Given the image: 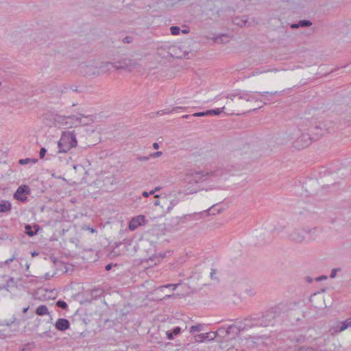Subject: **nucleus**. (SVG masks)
I'll return each mask as SVG.
<instances>
[{
	"mask_svg": "<svg viewBox=\"0 0 351 351\" xmlns=\"http://www.w3.org/2000/svg\"><path fill=\"white\" fill-rule=\"evenodd\" d=\"M170 31L172 35H178L180 32V28L178 26H171Z\"/></svg>",
	"mask_w": 351,
	"mask_h": 351,
	"instance_id": "412c9836",
	"label": "nucleus"
},
{
	"mask_svg": "<svg viewBox=\"0 0 351 351\" xmlns=\"http://www.w3.org/2000/svg\"><path fill=\"white\" fill-rule=\"evenodd\" d=\"M37 255H38V253H37V252H32V256H37Z\"/></svg>",
	"mask_w": 351,
	"mask_h": 351,
	"instance_id": "c03bdc74",
	"label": "nucleus"
},
{
	"mask_svg": "<svg viewBox=\"0 0 351 351\" xmlns=\"http://www.w3.org/2000/svg\"><path fill=\"white\" fill-rule=\"evenodd\" d=\"M154 192H155V191H150V192L149 193V195H152V194H154Z\"/></svg>",
	"mask_w": 351,
	"mask_h": 351,
	"instance_id": "de8ad7c7",
	"label": "nucleus"
},
{
	"mask_svg": "<svg viewBox=\"0 0 351 351\" xmlns=\"http://www.w3.org/2000/svg\"><path fill=\"white\" fill-rule=\"evenodd\" d=\"M29 161V159H21L19 160V163L21 165H25V164H27Z\"/></svg>",
	"mask_w": 351,
	"mask_h": 351,
	"instance_id": "c85d7f7f",
	"label": "nucleus"
},
{
	"mask_svg": "<svg viewBox=\"0 0 351 351\" xmlns=\"http://www.w3.org/2000/svg\"><path fill=\"white\" fill-rule=\"evenodd\" d=\"M80 71L84 76H99L101 72L98 67L93 64L82 63L80 64Z\"/></svg>",
	"mask_w": 351,
	"mask_h": 351,
	"instance_id": "39448f33",
	"label": "nucleus"
},
{
	"mask_svg": "<svg viewBox=\"0 0 351 351\" xmlns=\"http://www.w3.org/2000/svg\"><path fill=\"white\" fill-rule=\"evenodd\" d=\"M71 89L73 91H74V92L77 91V88H76V87H74V86H71Z\"/></svg>",
	"mask_w": 351,
	"mask_h": 351,
	"instance_id": "79ce46f5",
	"label": "nucleus"
},
{
	"mask_svg": "<svg viewBox=\"0 0 351 351\" xmlns=\"http://www.w3.org/2000/svg\"><path fill=\"white\" fill-rule=\"evenodd\" d=\"M326 276H322L320 278H317V280L319 281V280H321L322 279H326Z\"/></svg>",
	"mask_w": 351,
	"mask_h": 351,
	"instance_id": "a19ab883",
	"label": "nucleus"
},
{
	"mask_svg": "<svg viewBox=\"0 0 351 351\" xmlns=\"http://www.w3.org/2000/svg\"><path fill=\"white\" fill-rule=\"evenodd\" d=\"M143 195L144 197H149V193H148V192H145H145H143Z\"/></svg>",
	"mask_w": 351,
	"mask_h": 351,
	"instance_id": "ea45409f",
	"label": "nucleus"
},
{
	"mask_svg": "<svg viewBox=\"0 0 351 351\" xmlns=\"http://www.w3.org/2000/svg\"><path fill=\"white\" fill-rule=\"evenodd\" d=\"M153 147H154V149H158V148H159V145H158V144L157 143H154L153 144Z\"/></svg>",
	"mask_w": 351,
	"mask_h": 351,
	"instance_id": "f704fd0d",
	"label": "nucleus"
},
{
	"mask_svg": "<svg viewBox=\"0 0 351 351\" xmlns=\"http://www.w3.org/2000/svg\"><path fill=\"white\" fill-rule=\"evenodd\" d=\"M25 228L26 234L30 237L36 235L40 230L39 226L36 224L33 227H32L30 225H26Z\"/></svg>",
	"mask_w": 351,
	"mask_h": 351,
	"instance_id": "ddd939ff",
	"label": "nucleus"
},
{
	"mask_svg": "<svg viewBox=\"0 0 351 351\" xmlns=\"http://www.w3.org/2000/svg\"><path fill=\"white\" fill-rule=\"evenodd\" d=\"M30 193V189L27 185H21L20 186L15 193L14 194V197L19 200L21 202H25L27 199V195Z\"/></svg>",
	"mask_w": 351,
	"mask_h": 351,
	"instance_id": "0eeeda50",
	"label": "nucleus"
},
{
	"mask_svg": "<svg viewBox=\"0 0 351 351\" xmlns=\"http://www.w3.org/2000/svg\"><path fill=\"white\" fill-rule=\"evenodd\" d=\"M46 149L45 148H42L40 151V158H43L46 154Z\"/></svg>",
	"mask_w": 351,
	"mask_h": 351,
	"instance_id": "cd10ccee",
	"label": "nucleus"
},
{
	"mask_svg": "<svg viewBox=\"0 0 351 351\" xmlns=\"http://www.w3.org/2000/svg\"><path fill=\"white\" fill-rule=\"evenodd\" d=\"M195 340L196 342H198V343H202V342L205 341V339H204V338L203 337L202 333L199 334V335H195Z\"/></svg>",
	"mask_w": 351,
	"mask_h": 351,
	"instance_id": "5701e85b",
	"label": "nucleus"
},
{
	"mask_svg": "<svg viewBox=\"0 0 351 351\" xmlns=\"http://www.w3.org/2000/svg\"><path fill=\"white\" fill-rule=\"evenodd\" d=\"M70 326V323L66 319H58L56 323V328L57 330L64 331L68 329Z\"/></svg>",
	"mask_w": 351,
	"mask_h": 351,
	"instance_id": "1a4fd4ad",
	"label": "nucleus"
},
{
	"mask_svg": "<svg viewBox=\"0 0 351 351\" xmlns=\"http://www.w3.org/2000/svg\"><path fill=\"white\" fill-rule=\"evenodd\" d=\"M205 175L200 171L189 170L185 173L183 182L187 193H193L197 191L193 186L204 180Z\"/></svg>",
	"mask_w": 351,
	"mask_h": 351,
	"instance_id": "f03ea898",
	"label": "nucleus"
},
{
	"mask_svg": "<svg viewBox=\"0 0 351 351\" xmlns=\"http://www.w3.org/2000/svg\"><path fill=\"white\" fill-rule=\"evenodd\" d=\"M291 27L293 28V29H297V28H299L300 27V25H299V23H292L291 25Z\"/></svg>",
	"mask_w": 351,
	"mask_h": 351,
	"instance_id": "7c9ffc66",
	"label": "nucleus"
},
{
	"mask_svg": "<svg viewBox=\"0 0 351 351\" xmlns=\"http://www.w3.org/2000/svg\"><path fill=\"white\" fill-rule=\"evenodd\" d=\"M209 10L211 11V15L209 16L210 19L215 20L219 16V9L213 5H208Z\"/></svg>",
	"mask_w": 351,
	"mask_h": 351,
	"instance_id": "2eb2a0df",
	"label": "nucleus"
},
{
	"mask_svg": "<svg viewBox=\"0 0 351 351\" xmlns=\"http://www.w3.org/2000/svg\"><path fill=\"white\" fill-rule=\"evenodd\" d=\"M77 145V141L73 132H64L58 142L59 152L66 153Z\"/></svg>",
	"mask_w": 351,
	"mask_h": 351,
	"instance_id": "7ed1b4c3",
	"label": "nucleus"
},
{
	"mask_svg": "<svg viewBox=\"0 0 351 351\" xmlns=\"http://www.w3.org/2000/svg\"><path fill=\"white\" fill-rule=\"evenodd\" d=\"M310 142V138L307 135H302L300 138L296 141L295 147L298 148H303L306 147Z\"/></svg>",
	"mask_w": 351,
	"mask_h": 351,
	"instance_id": "9b49d317",
	"label": "nucleus"
},
{
	"mask_svg": "<svg viewBox=\"0 0 351 351\" xmlns=\"http://www.w3.org/2000/svg\"><path fill=\"white\" fill-rule=\"evenodd\" d=\"M11 209V204L8 201H2L0 203V213H5Z\"/></svg>",
	"mask_w": 351,
	"mask_h": 351,
	"instance_id": "dca6fc26",
	"label": "nucleus"
},
{
	"mask_svg": "<svg viewBox=\"0 0 351 351\" xmlns=\"http://www.w3.org/2000/svg\"><path fill=\"white\" fill-rule=\"evenodd\" d=\"M182 32H183L184 34H186V33H188V30L183 29V30H182Z\"/></svg>",
	"mask_w": 351,
	"mask_h": 351,
	"instance_id": "49530a36",
	"label": "nucleus"
},
{
	"mask_svg": "<svg viewBox=\"0 0 351 351\" xmlns=\"http://www.w3.org/2000/svg\"><path fill=\"white\" fill-rule=\"evenodd\" d=\"M351 326V319H347L344 322L339 323V331L341 332L346 330L348 326Z\"/></svg>",
	"mask_w": 351,
	"mask_h": 351,
	"instance_id": "a211bd4d",
	"label": "nucleus"
},
{
	"mask_svg": "<svg viewBox=\"0 0 351 351\" xmlns=\"http://www.w3.org/2000/svg\"><path fill=\"white\" fill-rule=\"evenodd\" d=\"M114 63L110 62H102L101 65L98 67V69H99L101 72V75L106 73L107 72H109L111 71L112 68H114Z\"/></svg>",
	"mask_w": 351,
	"mask_h": 351,
	"instance_id": "f8f14e48",
	"label": "nucleus"
},
{
	"mask_svg": "<svg viewBox=\"0 0 351 351\" xmlns=\"http://www.w3.org/2000/svg\"><path fill=\"white\" fill-rule=\"evenodd\" d=\"M114 63V68L117 70L126 69L131 70L136 68L138 64L136 60L129 58H125Z\"/></svg>",
	"mask_w": 351,
	"mask_h": 351,
	"instance_id": "423d86ee",
	"label": "nucleus"
},
{
	"mask_svg": "<svg viewBox=\"0 0 351 351\" xmlns=\"http://www.w3.org/2000/svg\"><path fill=\"white\" fill-rule=\"evenodd\" d=\"M233 96L234 97H238L239 99H245L247 101L250 100V97H249L247 98L245 97V94H244V93H239L237 95H234Z\"/></svg>",
	"mask_w": 351,
	"mask_h": 351,
	"instance_id": "a878e982",
	"label": "nucleus"
},
{
	"mask_svg": "<svg viewBox=\"0 0 351 351\" xmlns=\"http://www.w3.org/2000/svg\"><path fill=\"white\" fill-rule=\"evenodd\" d=\"M27 309H28V308H25V309L23 310V312H24V313H26V312H27Z\"/></svg>",
	"mask_w": 351,
	"mask_h": 351,
	"instance_id": "09e8293b",
	"label": "nucleus"
},
{
	"mask_svg": "<svg viewBox=\"0 0 351 351\" xmlns=\"http://www.w3.org/2000/svg\"><path fill=\"white\" fill-rule=\"evenodd\" d=\"M214 110H225V107H221V108H215Z\"/></svg>",
	"mask_w": 351,
	"mask_h": 351,
	"instance_id": "37998d69",
	"label": "nucleus"
},
{
	"mask_svg": "<svg viewBox=\"0 0 351 351\" xmlns=\"http://www.w3.org/2000/svg\"><path fill=\"white\" fill-rule=\"evenodd\" d=\"M173 287V289H176V287H177V285H165V286H163V287H161L160 289H163L165 287Z\"/></svg>",
	"mask_w": 351,
	"mask_h": 351,
	"instance_id": "c756f323",
	"label": "nucleus"
},
{
	"mask_svg": "<svg viewBox=\"0 0 351 351\" xmlns=\"http://www.w3.org/2000/svg\"><path fill=\"white\" fill-rule=\"evenodd\" d=\"M93 121L92 118L88 116H82L80 113L69 117H59L56 121L59 127L71 128L82 125H88Z\"/></svg>",
	"mask_w": 351,
	"mask_h": 351,
	"instance_id": "f257e3e1",
	"label": "nucleus"
},
{
	"mask_svg": "<svg viewBox=\"0 0 351 351\" xmlns=\"http://www.w3.org/2000/svg\"><path fill=\"white\" fill-rule=\"evenodd\" d=\"M336 272H337V269H334L332 271V273H331V277L332 278H334L336 275Z\"/></svg>",
	"mask_w": 351,
	"mask_h": 351,
	"instance_id": "72a5a7b5",
	"label": "nucleus"
},
{
	"mask_svg": "<svg viewBox=\"0 0 351 351\" xmlns=\"http://www.w3.org/2000/svg\"><path fill=\"white\" fill-rule=\"evenodd\" d=\"M146 219L144 215H138L135 217H133L129 223V228L131 230H136L138 227L144 225L145 223Z\"/></svg>",
	"mask_w": 351,
	"mask_h": 351,
	"instance_id": "6e6552de",
	"label": "nucleus"
},
{
	"mask_svg": "<svg viewBox=\"0 0 351 351\" xmlns=\"http://www.w3.org/2000/svg\"><path fill=\"white\" fill-rule=\"evenodd\" d=\"M202 329V326L200 324L192 326L190 328V332L193 333L195 331H200Z\"/></svg>",
	"mask_w": 351,
	"mask_h": 351,
	"instance_id": "4be33fe9",
	"label": "nucleus"
},
{
	"mask_svg": "<svg viewBox=\"0 0 351 351\" xmlns=\"http://www.w3.org/2000/svg\"><path fill=\"white\" fill-rule=\"evenodd\" d=\"M261 108H262L261 106H257L254 107V108H252V110H260Z\"/></svg>",
	"mask_w": 351,
	"mask_h": 351,
	"instance_id": "4c0bfd02",
	"label": "nucleus"
},
{
	"mask_svg": "<svg viewBox=\"0 0 351 351\" xmlns=\"http://www.w3.org/2000/svg\"><path fill=\"white\" fill-rule=\"evenodd\" d=\"M56 304L58 307L62 308H66L67 307V304L64 301L59 300L57 302Z\"/></svg>",
	"mask_w": 351,
	"mask_h": 351,
	"instance_id": "b1692460",
	"label": "nucleus"
},
{
	"mask_svg": "<svg viewBox=\"0 0 351 351\" xmlns=\"http://www.w3.org/2000/svg\"><path fill=\"white\" fill-rule=\"evenodd\" d=\"M174 335H177L180 332V327H175L171 332Z\"/></svg>",
	"mask_w": 351,
	"mask_h": 351,
	"instance_id": "bb28decb",
	"label": "nucleus"
},
{
	"mask_svg": "<svg viewBox=\"0 0 351 351\" xmlns=\"http://www.w3.org/2000/svg\"><path fill=\"white\" fill-rule=\"evenodd\" d=\"M223 111H202L200 112L194 113L192 114L193 117H204L208 115L218 116Z\"/></svg>",
	"mask_w": 351,
	"mask_h": 351,
	"instance_id": "4468645a",
	"label": "nucleus"
},
{
	"mask_svg": "<svg viewBox=\"0 0 351 351\" xmlns=\"http://www.w3.org/2000/svg\"><path fill=\"white\" fill-rule=\"evenodd\" d=\"M167 338L171 340V339H173L174 335L171 332H169L167 333Z\"/></svg>",
	"mask_w": 351,
	"mask_h": 351,
	"instance_id": "2f4dec72",
	"label": "nucleus"
},
{
	"mask_svg": "<svg viewBox=\"0 0 351 351\" xmlns=\"http://www.w3.org/2000/svg\"><path fill=\"white\" fill-rule=\"evenodd\" d=\"M154 204H155L156 206H158V205L160 204L159 201H158V200H157V201H156V202H154Z\"/></svg>",
	"mask_w": 351,
	"mask_h": 351,
	"instance_id": "a18cd8bd",
	"label": "nucleus"
},
{
	"mask_svg": "<svg viewBox=\"0 0 351 351\" xmlns=\"http://www.w3.org/2000/svg\"><path fill=\"white\" fill-rule=\"evenodd\" d=\"M133 40V38L130 36H127L123 38V43H131Z\"/></svg>",
	"mask_w": 351,
	"mask_h": 351,
	"instance_id": "393cba45",
	"label": "nucleus"
},
{
	"mask_svg": "<svg viewBox=\"0 0 351 351\" xmlns=\"http://www.w3.org/2000/svg\"><path fill=\"white\" fill-rule=\"evenodd\" d=\"M67 90L66 87H64V89H61L58 86H53L50 88L49 93V97H59L62 93L66 92Z\"/></svg>",
	"mask_w": 351,
	"mask_h": 351,
	"instance_id": "9d476101",
	"label": "nucleus"
},
{
	"mask_svg": "<svg viewBox=\"0 0 351 351\" xmlns=\"http://www.w3.org/2000/svg\"><path fill=\"white\" fill-rule=\"evenodd\" d=\"M189 117V115H184L183 116V118H188Z\"/></svg>",
	"mask_w": 351,
	"mask_h": 351,
	"instance_id": "8fccbe9b",
	"label": "nucleus"
},
{
	"mask_svg": "<svg viewBox=\"0 0 351 351\" xmlns=\"http://www.w3.org/2000/svg\"><path fill=\"white\" fill-rule=\"evenodd\" d=\"M300 27H310L312 25V22L308 20H301L299 22Z\"/></svg>",
	"mask_w": 351,
	"mask_h": 351,
	"instance_id": "aec40b11",
	"label": "nucleus"
},
{
	"mask_svg": "<svg viewBox=\"0 0 351 351\" xmlns=\"http://www.w3.org/2000/svg\"><path fill=\"white\" fill-rule=\"evenodd\" d=\"M112 267V265L110 264H108L106 266V270L109 271Z\"/></svg>",
	"mask_w": 351,
	"mask_h": 351,
	"instance_id": "c9c22d12",
	"label": "nucleus"
},
{
	"mask_svg": "<svg viewBox=\"0 0 351 351\" xmlns=\"http://www.w3.org/2000/svg\"><path fill=\"white\" fill-rule=\"evenodd\" d=\"M232 23L239 27H251L255 25H257L258 23L255 20L254 18H252L251 19L246 15H243L241 16H236L233 18Z\"/></svg>",
	"mask_w": 351,
	"mask_h": 351,
	"instance_id": "20e7f679",
	"label": "nucleus"
},
{
	"mask_svg": "<svg viewBox=\"0 0 351 351\" xmlns=\"http://www.w3.org/2000/svg\"><path fill=\"white\" fill-rule=\"evenodd\" d=\"M36 313L37 315H40V316L46 315L49 313L47 307L45 305H40V306H38V308H36Z\"/></svg>",
	"mask_w": 351,
	"mask_h": 351,
	"instance_id": "f3484780",
	"label": "nucleus"
},
{
	"mask_svg": "<svg viewBox=\"0 0 351 351\" xmlns=\"http://www.w3.org/2000/svg\"><path fill=\"white\" fill-rule=\"evenodd\" d=\"M202 335L205 340H213L217 336V334L215 332H208L206 333H202Z\"/></svg>",
	"mask_w": 351,
	"mask_h": 351,
	"instance_id": "6ab92c4d",
	"label": "nucleus"
},
{
	"mask_svg": "<svg viewBox=\"0 0 351 351\" xmlns=\"http://www.w3.org/2000/svg\"><path fill=\"white\" fill-rule=\"evenodd\" d=\"M277 93H278L277 91H275L274 93L265 92V93H265V94H269V95H274L277 94Z\"/></svg>",
	"mask_w": 351,
	"mask_h": 351,
	"instance_id": "e433bc0d",
	"label": "nucleus"
},
{
	"mask_svg": "<svg viewBox=\"0 0 351 351\" xmlns=\"http://www.w3.org/2000/svg\"><path fill=\"white\" fill-rule=\"evenodd\" d=\"M172 110H184V108H182V107H176V108H173Z\"/></svg>",
	"mask_w": 351,
	"mask_h": 351,
	"instance_id": "58836bf2",
	"label": "nucleus"
},
{
	"mask_svg": "<svg viewBox=\"0 0 351 351\" xmlns=\"http://www.w3.org/2000/svg\"><path fill=\"white\" fill-rule=\"evenodd\" d=\"M161 155H162V152H156V153L153 154L152 156L153 157H159V156H160Z\"/></svg>",
	"mask_w": 351,
	"mask_h": 351,
	"instance_id": "473e14b6",
	"label": "nucleus"
}]
</instances>
